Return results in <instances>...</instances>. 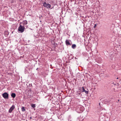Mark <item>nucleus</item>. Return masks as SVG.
<instances>
[{
	"label": "nucleus",
	"mask_w": 121,
	"mask_h": 121,
	"mask_svg": "<svg viewBox=\"0 0 121 121\" xmlns=\"http://www.w3.org/2000/svg\"><path fill=\"white\" fill-rule=\"evenodd\" d=\"M70 121H71V120H70Z\"/></svg>",
	"instance_id": "21"
},
{
	"label": "nucleus",
	"mask_w": 121,
	"mask_h": 121,
	"mask_svg": "<svg viewBox=\"0 0 121 121\" xmlns=\"http://www.w3.org/2000/svg\"><path fill=\"white\" fill-rule=\"evenodd\" d=\"M68 119L69 120V119H70V118H69V117L68 118Z\"/></svg>",
	"instance_id": "18"
},
{
	"label": "nucleus",
	"mask_w": 121,
	"mask_h": 121,
	"mask_svg": "<svg viewBox=\"0 0 121 121\" xmlns=\"http://www.w3.org/2000/svg\"><path fill=\"white\" fill-rule=\"evenodd\" d=\"M81 91H82V92H84V91H85V89L84 88V87H82V88H80Z\"/></svg>",
	"instance_id": "12"
},
{
	"label": "nucleus",
	"mask_w": 121,
	"mask_h": 121,
	"mask_svg": "<svg viewBox=\"0 0 121 121\" xmlns=\"http://www.w3.org/2000/svg\"><path fill=\"white\" fill-rule=\"evenodd\" d=\"M15 108V105H13L10 108L9 110V113H11L12 112V111Z\"/></svg>",
	"instance_id": "5"
},
{
	"label": "nucleus",
	"mask_w": 121,
	"mask_h": 121,
	"mask_svg": "<svg viewBox=\"0 0 121 121\" xmlns=\"http://www.w3.org/2000/svg\"><path fill=\"white\" fill-rule=\"evenodd\" d=\"M38 68H37V69H36V70H38Z\"/></svg>",
	"instance_id": "17"
},
{
	"label": "nucleus",
	"mask_w": 121,
	"mask_h": 121,
	"mask_svg": "<svg viewBox=\"0 0 121 121\" xmlns=\"http://www.w3.org/2000/svg\"><path fill=\"white\" fill-rule=\"evenodd\" d=\"M96 26V25L95 24L94 26V27H95Z\"/></svg>",
	"instance_id": "15"
},
{
	"label": "nucleus",
	"mask_w": 121,
	"mask_h": 121,
	"mask_svg": "<svg viewBox=\"0 0 121 121\" xmlns=\"http://www.w3.org/2000/svg\"><path fill=\"white\" fill-rule=\"evenodd\" d=\"M22 23L24 24V25H26L27 24V22L26 20H25V21H23Z\"/></svg>",
	"instance_id": "7"
},
{
	"label": "nucleus",
	"mask_w": 121,
	"mask_h": 121,
	"mask_svg": "<svg viewBox=\"0 0 121 121\" xmlns=\"http://www.w3.org/2000/svg\"><path fill=\"white\" fill-rule=\"evenodd\" d=\"M43 6L44 7L47 9H49L51 7V5L50 4L48 3H46V2L43 3Z\"/></svg>",
	"instance_id": "3"
},
{
	"label": "nucleus",
	"mask_w": 121,
	"mask_h": 121,
	"mask_svg": "<svg viewBox=\"0 0 121 121\" xmlns=\"http://www.w3.org/2000/svg\"><path fill=\"white\" fill-rule=\"evenodd\" d=\"M22 23H20L19 24V26L18 28V31L20 32L21 33L23 32L24 30L25 27L24 26H22L21 24H22Z\"/></svg>",
	"instance_id": "2"
},
{
	"label": "nucleus",
	"mask_w": 121,
	"mask_h": 121,
	"mask_svg": "<svg viewBox=\"0 0 121 121\" xmlns=\"http://www.w3.org/2000/svg\"><path fill=\"white\" fill-rule=\"evenodd\" d=\"M84 92H85L86 94H87L88 93V91L85 90V91H84Z\"/></svg>",
	"instance_id": "13"
},
{
	"label": "nucleus",
	"mask_w": 121,
	"mask_h": 121,
	"mask_svg": "<svg viewBox=\"0 0 121 121\" xmlns=\"http://www.w3.org/2000/svg\"><path fill=\"white\" fill-rule=\"evenodd\" d=\"M105 101H107V102L108 103H109V100H107V99H106L105 100Z\"/></svg>",
	"instance_id": "14"
},
{
	"label": "nucleus",
	"mask_w": 121,
	"mask_h": 121,
	"mask_svg": "<svg viewBox=\"0 0 121 121\" xmlns=\"http://www.w3.org/2000/svg\"><path fill=\"white\" fill-rule=\"evenodd\" d=\"M31 106L33 108H35L36 107L35 104H31Z\"/></svg>",
	"instance_id": "10"
},
{
	"label": "nucleus",
	"mask_w": 121,
	"mask_h": 121,
	"mask_svg": "<svg viewBox=\"0 0 121 121\" xmlns=\"http://www.w3.org/2000/svg\"><path fill=\"white\" fill-rule=\"evenodd\" d=\"M78 93L79 94H80V92H79V93H78Z\"/></svg>",
	"instance_id": "16"
},
{
	"label": "nucleus",
	"mask_w": 121,
	"mask_h": 121,
	"mask_svg": "<svg viewBox=\"0 0 121 121\" xmlns=\"http://www.w3.org/2000/svg\"><path fill=\"white\" fill-rule=\"evenodd\" d=\"M76 44H74L72 46V48L73 49H75L76 48Z\"/></svg>",
	"instance_id": "9"
},
{
	"label": "nucleus",
	"mask_w": 121,
	"mask_h": 121,
	"mask_svg": "<svg viewBox=\"0 0 121 121\" xmlns=\"http://www.w3.org/2000/svg\"><path fill=\"white\" fill-rule=\"evenodd\" d=\"M3 97L5 99H8L9 98V94L6 92H5L2 94Z\"/></svg>",
	"instance_id": "4"
},
{
	"label": "nucleus",
	"mask_w": 121,
	"mask_h": 121,
	"mask_svg": "<svg viewBox=\"0 0 121 121\" xmlns=\"http://www.w3.org/2000/svg\"><path fill=\"white\" fill-rule=\"evenodd\" d=\"M118 79V78H117V79Z\"/></svg>",
	"instance_id": "20"
},
{
	"label": "nucleus",
	"mask_w": 121,
	"mask_h": 121,
	"mask_svg": "<svg viewBox=\"0 0 121 121\" xmlns=\"http://www.w3.org/2000/svg\"><path fill=\"white\" fill-rule=\"evenodd\" d=\"M30 119H31L32 118V117H30Z\"/></svg>",
	"instance_id": "19"
},
{
	"label": "nucleus",
	"mask_w": 121,
	"mask_h": 121,
	"mask_svg": "<svg viewBox=\"0 0 121 121\" xmlns=\"http://www.w3.org/2000/svg\"><path fill=\"white\" fill-rule=\"evenodd\" d=\"M65 44L67 46L70 45V46L71 45V43H70L69 40L67 39H66L65 41Z\"/></svg>",
	"instance_id": "6"
},
{
	"label": "nucleus",
	"mask_w": 121,
	"mask_h": 121,
	"mask_svg": "<svg viewBox=\"0 0 121 121\" xmlns=\"http://www.w3.org/2000/svg\"><path fill=\"white\" fill-rule=\"evenodd\" d=\"M22 110V111H25V107H22L21 108Z\"/></svg>",
	"instance_id": "11"
},
{
	"label": "nucleus",
	"mask_w": 121,
	"mask_h": 121,
	"mask_svg": "<svg viewBox=\"0 0 121 121\" xmlns=\"http://www.w3.org/2000/svg\"><path fill=\"white\" fill-rule=\"evenodd\" d=\"M76 111L78 113H81L84 110V108L82 106L78 105L76 108Z\"/></svg>",
	"instance_id": "1"
},
{
	"label": "nucleus",
	"mask_w": 121,
	"mask_h": 121,
	"mask_svg": "<svg viewBox=\"0 0 121 121\" xmlns=\"http://www.w3.org/2000/svg\"><path fill=\"white\" fill-rule=\"evenodd\" d=\"M16 94L14 93H12L11 95V96L12 97L14 98L16 96Z\"/></svg>",
	"instance_id": "8"
}]
</instances>
